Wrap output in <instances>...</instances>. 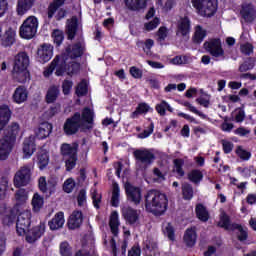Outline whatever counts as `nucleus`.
Returning a JSON list of instances; mask_svg holds the SVG:
<instances>
[{"mask_svg":"<svg viewBox=\"0 0 256 256\" xmlns=\"http://www.w3.org/2000/svg\"><path fill=\"white\" fill-rule=\"evenodd\" d=\"M174 172L178 175L179 179L185 177V170H183V165H185V160L183 158H176L173 160Z\"/></svg>","mask_w":256,"mask_h":256,"instance_id":"46","label":"nucleus"},{"mask_svg":"<svg viewBox=\"0 0 256 256\" xmlns=\"http://www.w3.org/2000/svg\"><path fill=\"white\" fill-rule=\"evenodd\" d=\"M13 183L16 189L27 187L31 183V168L29 166L21 167L14 175Z\"/></svg>","mask_w":256,"mask_h":256,"instance_id":"10","label":"nucleus"},{"mask_svg":"<svg viewBox=\"0 0 256 256\" xmlns=\"http://www.w3.org/2000/svg\"><path fill=\"white\" fill-rule=\"evenodd\" d=\"M87 93H89V86L87 85L86 80H82L80 83H78L75 94L77 97H85Z\"/></svg>","mask_w":256,"mask_h":256,"instance_id":"51","label":"nucleus"},{"mask_svg":"<svg viewBox=\"0 0 256 256\" xmlns=\"http://www.w3.org/2000/svg\"><path fill=\"white\" fill-rule=\"evenodd\" d=\"M155 129V124L153 122L150 123V125L148 126V129L144 130L143 132H141L138 137L140 139H147V137H150L153 133Z\"/></svg>","mask_w":256,"mask_h":256,"instance_id":"63","label":"nucleus"},{"mask_svg":"<svg viewBox=\"0 0 256 256\" xmlns=\"http://www.w3.org/2000/svg\"><path fill=\"white\" fill-rule=\"evenodd\" d=\"M83 225V212L81 210H74L68 220L69 229H79Z\"/></svg>","mask_w":256,"mask_h":256,"instance_id":"25","label":"nucleus"},{"mask_svg":"<svg viewBox=\"0 0 256 256\" xmlns=\"http://www.w3.org/2000/svg\"><path fill=\"white\" fill-rule=\"evenodd\" d=\"M59 93H61L59 86H50L46 93V103H55L57 101V97H59Z\"/></svg>","mask_w":256,"mask_h":256,"instance_id":"40","label":"nucleus"},{"mask_svg":"<svg viewBox=\"0 0 256 256\" xmlns=\"http://www.w3.org/2000/svg\"><path fill=\"white\" fill-rule=\"evenodd\" d=\"M19 123L13 122L7 129L4 131V136L0 139V160L5 161L11 151H13V145L17 141V135L19 133Z\"/></svg>","mask_w":256,"mask_h":256,"instance_id":"3","label":"nucleus"},{"mask_svg":"<svg viewBox=\"0 0 256 256\" xmlns=\"http://www.w3.org/2000/svg\"><path fill=\"white\" fill-rule=\"evenodd\" d=\"M63 225H65V213L61 211L56 213L54 217L48 222L50 231H57L62 229Z\"/></svg>","mask_w":256,"mask_h":256,"instance_id":"23","label":"nucleus"},{"mask_svg":"<svg viewBox=\"0 0 256 256\" xmlns=\"http://www.w3.org/2000/svg\"><path fill=\"white\" fill-rule=\"evenodd\" d=\"M63 5H65V0H54L52 3H50L47 11L48 19L54 17L55 13H57L55 16L56 21H61V19H65V17L67 16V10H65L64 8H60L63 7Z\"/></svg>","mask_w":256,"mask_h":256,"instance_id":"11","label":"nucleus"},{"mask_svg":"<svg viewBox=\"0 0 256 256\" xmlns=\"http://www.w3.org/2000/svg\"><path fill=\"white\" fill-rule=\"evenodd\" d=\"M120 193H121V189L119 188V184H117L116 182L113 183L112 197H111V206L112 207H119Z\"/></svg>","mask_w":256,"mask_h":256,"instance_id":"47","label":"nucleus"},{"mask_svg":"<svg viewBox=\"0 0 256 256\" xmlns=\"http://www.w3.org/2000/svg\"><path fill=\"white\" fill-rule=\"evenodd\" d=\"M193 186L189 183H185L182 185V197L184 201H191L193 199Z\"/></svg>","mask_w":256,"mask_h":256,"instance_id":"50","label":"nucleus"},{"mask_svg":"<svg viewBox=\"0 0 256 256\" xmlns=\"http://www.w3.org/2000/svg\"><path fill=\"white\" fill-rule=\"evenodd\" d=\"M52 37L54 39L56 47H59L61 43H63V39H65V34L63 33V31L56 29L53 31Z\"/></svg>","mask_w":256,"mask_h":256,"instance_id":"54","label":"nucleus"},{"mask_svg":"<svg viewBox=\"0 0 256 256\" xmlns=\"http://www.w3.org/2000/svg\"><path fill=\"white\" fill-rule=\"evenodd\" d=\"M236 155L242 159V161H249L251 159V152L243 149V147L238 146L236 149Z\"/></svg>","mask_w":256,"mask_h":256,"instance_id":"55","label":"nucleus"},{"mask_svg":"<svg viewBox=\"0 0 256 256\" xmlns=\"http://www.w3.org/2000/svg\"><path fill=\"white\" fill-rule=\"evenodd\" d=\"M45 222H40L39 225L34 226L32 229H29L26 231V242L33 244L36 241H39L41 239L42 235H45Z\"/></svg>","mask_w":256,"mask_h":256,"instance_id":"14","label":"nucleus"},{"mask_svg":"<svg viewBox=\"0 0 256 256\" xmlns=\"http://www.w3.org/2000/svg\"><path fill=\"white\" fill-rule=\"evenodd\" d=\"M80 124L83 127V132L91 131L95 127V111L89 107H84L80 114Z\"/></svg>","mask_w":256,"mask_h":256,"instance_id":"12","label":"nucleus"},{"mask_svg":"<svg viewBox=\"0 0 256 256\" xmlns=\"http://www.w3.org/2000/svg\"><path fill=\"white\" fill-rule=\"evenodd\" d=\"M124 187L127 201H129V203H133L134 205H141V188L133 186V184L129 182H127Z\"/></svg>","mask_w":256,"mask_h":256,"instance_id":"13","label":"nucleus"},{"mask_svg":"<svg viewBox=\"0 0 256 256\" xmlns=\"http://www.w3.org/2000/svg\"><path fill=\"white\" fill-rule=\"evenodd\" d=\"M17 33L12 28L5 31L4 35L0 38L2 47H13L15 45Z\"/></svg>","mask_w":256,"mask_h":256,"instance_id":"26","label":"nucleus"},{"mask_svg":"<svg viewBox=\"0 0 256 256\" xmlns=\"http://www.w3.org/2000/svg\"><path fill=\"white\" fill-rule=\"evenodd\" d=\"M43 205H45V199L39 195V193H34L32 198L33 211H35V213H39V211L43 209Z\"/></svg>","mask_w":256,"mask_h":256,"instance_id":"43","label":"nucleus"},{"mask_svg":"<svg viewBox=\"0 0 256 256\" xmlns=\"http://www.w3.org/2000/svg\"><path fill=\"white\" fill-rule=\"evenodd\" d=\"M133 155L136 161H140L143 165H153L156 159L155 154L147 149H137L133 152Z\"/></svg>","mask_w":256,"mask_h":256,"instance_id":"17","label":"nucleus"},{"mask_svg":"<svg viewBox=\"0 0 256 256\" xmlns=\"http://www.w3.org/2000/svg\"><path fill=\"white\" fill-rule=\"evenodd\" d=\"M183 105L184 107H187L191 113H194L195 115H198V117H201V119H207V115L197 110V108L195 106H192L190 102H184Z\"/></svg>","mask_w":256,"mask_h":256,"instance_id":"59","label":"nucleus"},{"mask_svg":"<svg viewBox=\"0 0 256 256\" xmlns=\"http://www.w3.org/2000/svg\"><path fill=\"white\" fill-rule=\"evenodd\" d=\"M39 21L35 16H29L20 26V37L22 39H33L37 35Z\"/></svg>","mask_w":256,"mask_h":256,"instance_id":"5","label":"nucleus"},{"mask_svg":"<svg viewBox=\"0 0 256 256\" xmlns=\"http://www.w3.org/2000/svg\"><path fill=\"white\" fill-rule=\"evenodd\" d=\"M29 227H31V211H23V209H20V213H18L16 219L17 235L23 237V235L27 234V231H29Z\"/></svg>","mask_w":256,"mask_h":256,"instance_id":"9","label":"nucleus"},{"mask_svg":"<svg viewBox=\"0 0 256 256\" xmlns=\"http://www.w3.org/2000/svg\"><path fill=\"white\" fill-rule=\"evenodd\" d=\"M122 215L129 225H135L139 222V213L136 209L127 207L122 211Z\"/></svg>","mask_w":256,"mask_h":256,"instance_id":"27","label":"nucleus"},{"mask_svg":"<svg viewBox=\"0 0 256 256\" xmlns=\"http://www.w3.org/2000/svg\"><path fill=\"white\" fill-rule=\"evenodd\" d=\"M79 151V144L77 142H74L72 144L69 143H63L60 147V153L64 159L70 158V157H78L77 153Z\"/></svg>","mask_w":256,"mask_h":256,"instance_id":"20","label":"nucleus"},{"mask_svg":"<svg viewBox=\"0 0 256 256\" xmlns=\"http://www.w3.org/2000/svg\"><path fill=\"white\" fill-rule=\"evenodd\" d=\"M109 226L112 235L117 237V235H119V213H117V211L111 213Z\"/></svg>","mask_w":256,"mask_h":256,"instance_id":"35","label":"nucleus"},{"mask_svg":"<svg viewBox=\"0 0 256 256\" xmlns=\"http://www.w3.org/2000/svg\"><path fill=\"white\" fill-rule=\"evenodd\" d=\"M144 207L147 213H151L155 217H161L169 207V199L166 194L152 189L144 195Z\"/></svg>","mask_w":256,"mask_h":256,"instance_id":"1","label":"nucleus"},{"mask_svg":"<svg viewBox=\"0 0 256 256\" xmlns=\"http://www.w3.org/2000/svg\"><path fill=\"white\" fill-rule=\"evenodd\" d=\"M55 69L56 77H63L65 75V54L55 56L49 67L44 70V77H51Z\"/></svg>","mask_w":256,"mask_h":256,"instance_id":"7","label":"nucleus"},{"mask_svg":"<svg viewBox=\"0 0 256 256\" xmlns=\"http://www.w3.org/2000/svg\"><path fill=\"white\" fill-rule=\"evenodd\" d=\"M11 119V109L4 105L0 107V131H3Z\"/></svg>","mask_w":256,"mask_h":256,"instance_id":"30","label":"nucleus"},{"mask_svg":"<svg viewBox=\"0 0 256 256\" xmlns=\"http://www.w3.org/2000/svg\"><path fill=\"white\" fill-rule=\"evenodd\" d=\"M195 213L199 221H202L203 223L209 221V211H207V208L203 204L199 203L196 205Z\"/></svg>","mask_w":256,"mask_h":256,"instance_id":"38","label":"nucleus"},{"mask_svg":"<svg viewBox=\"0 0 256 256\" xmlns=\"http://www.w3.org/2000/svg\"><path fill=\"white\" fill-rule=\"evenodd\" d=\"M204 49L214 59L222 58L225 60V50L221 38H211L209 41L204 42Z\"/></svg>","mask_w":256,"mask_h":256,"instance_id":"6","label":"nucleus"},{"mask_svg":"<svg viewBox=\"0 0 256 256\" xmlns=\"http://www.w3.org/2000/svg\"><path fill=\"white\" fill-rule=\"evenodd\" d=\"M191 3L203 17H213L217 13V0H191Z\"/></svg>","mask_w":256,"mask_h":256,"instance_id":"4","label":"nucleus"},{"mask_svg":"<svg viewBox=\"0 0 256 256\" xmlns=\"http://www.w3.org/2000/svg\"><path fill=\"white\" fill-rule=\"evenodd\" d=\"M159 23H161V20H159L158 17H155L152 21L145 23L144 27L146 31H153V29H157V27H159Z\"/></svg>","mask_w":256,"mask_h":256,"instance_id":"62","label":"nucleus"},{"mask_svg":"<svg viewBox=\"0 0 256 256\" xmlns=\"http://www.w3.org/2000/svg\"><path fill=\"white\" fill-rule=\"evenodd\" d=\"M255 58L253 57H248L244 63H242L239 68L238 71L240 73H246V71H251V69H253L255 67Z\"/></svg>","mask_w":256,"mask_h":256,"instance_id":"49","label":"nucleus"},{"mask_svg":"<svg viewBox=\"0 0 256 256\" xmlns=\"http://www.w3.org/2000/svg\"><path fill=\"white\" fill-rule=\"evenodd\" d=\"M79 30V20L77 16L71 18L70 23L66 28V35L69 41H73L75 39V35H77V31Z\"/></svg>","mask_w":256,"mask_h":256,"instance_id":"28","label":"nucleus"},{"mask_svg":"<svg viewBox=\"0 0 256 256\" xmlns=\"http://www.w3.org/2000/svg\"><path fill=\"white\" fill-rule=\"evenodd\" d=\"M38 159V167L41 171L49 165V153L41 152L37 156Z\"/></svg>","mask_w":256,"mask_h":256,"instance_id":"52","label":"nucleus"},{"mask_svg":"<svg viewBox=\"0 0 256 256\" xmlns=\"http://www.w3.org/2000/svg\"><path fill=\"white\" fill-rule=\"evenodd\" d=\"M81 69V64L79 62H70L67 64V55H65V73L72 77V75H77Z\"/></svg>","mask_w":256,"mask_h":256,"instance_id":"41","label":"nucleus"},{"mask_svg":"<svg viewBox=\"0 0 256 256\" xmlns=\"http://www.w3.org/2000/svg\"><path fill=\"white\" fill-rule=\"evenodd\" d=\"M52 132L53 124L49 122H42L36 131V137H38V139H47Z\"/></svg>","mask_w":256,"mask_h":256,"instance_id":"29","label":"nucleus"},{"mask_svg":"<svg viewBox=\"0 0 256 256\" xmlns=\"http://www.w3.org/2000/svg\"><path fill=\"white\" fill-rule=\"evenodd\" d=\"M29 55L27 52H19L14 58L12 79L16 83H25L31 79V73L28 70Z\"/></svg>","mask_w":256,"mask_h":256,"instance_id":"2","label":"nucleus"},{"mask_svg":"<svg viewBox=\"0 0 256 256\" xmlns=\"http://www.w3.org/2000/svg\"><path fill=\"white\" fill-rule=\"evenodd\" d=\"M187 179L190 181V183H193L194 185H199V183L203 181V172L199 169H192L187 174Z\"/></svg>","mask_w":256,"mask_h":256,"instance_id":"42","label":"nucleus"},{"mask_svg":"<svg viewBox=\"0 0 256 256\" xmlns=\"http://www.w3.org/2000/svg\"><path fill=\"white\" fill-rule=\"evenodd\" d=\"M129 72H130V75L134 79H142L143 78V70L137 68L136 66L130 67Z\"/></svg>","mask_w":256,"mask_h":256,"instance_id":"64","label":"nucleus"},{"mask_svg":"<svg viewBox=\"0 0 256 256\" xmlns=\"http://www.w3.org/2000/svg\"><path fill=\"white\" fill-rule=\"evenodd\" d=\"M19 213H21V209L19 208V204L14 205L8 214L4 215L2 218L3 224L11 227L15 221H17V217H19Z\"/></svg>","mask_w":256,"mask_h":256,"instance_id":"24","label":"nucleus"},{"mask_svg":"<svg viewBox=\"0 0 256 256\" xmlns=\"http://www.w3.org/2000/svg\"><path fill=\"white\" fill-rule=\"evenodd\" d=\"M79 157L78 156H73L70 158L65 159V167L66 171H73V168L77 166V161Z\"/></svg>","mask_w":256,"mask_h":256,"instance_id":"56","label":"nucleus"},{"mask_svg":"<svg viewBox=\"0 0 256 256\" xmlns=\"http://www.w3.org/2000/svg\"><path fill=\"white\" fill-rule=\"evenodd\" d=\"M155 109L161 117H165V115L167 114L166 111H169V113H173V107H171V105H169L168 102L165 100H162L159 104H157Z\"/></svg>","mask_w":256,"mask_h":256,"instance_id":"45","label":"nucleus"},{"mask_svg":"<svg viewBox=\"0 0 256 256\" xmlns=\"http://www.w3.org/2000/svg\"><path fill=\"white\" fill-rule=\"evenodd\" d=\"M191 33V19L189 16L181 17L177 23L176 35L178 37H187Z\"/></svg>","mask_w":256,"mask_h":256,"instance_id":"18","label":"nucleus"},{"mask_svg":"<svg viewBox=\"0 0 256 256\" xmlns=\"http://www.w3.org/2000/svg\"><path fill=\"white\" fill-rule=\"evenodd\" d=\"M27 97V88H25V86H19L14 91L13 101L14 103H18V105H20V103H25V101H27Z\"/></svg>","mask_w":256,"mask_h":256,"instance_id":"32","label":"nucleus"},{"mask_svg":"<svg viewBox=\"0 0 256 256\" xmlns=\"http://www.w3.org/2000/svg\"><path fill=\"white\" fill-rule=\"evenodd\" d=\"M53 58V46L51 44L44 43L37 50L36 59L39 63H48Z\"/></svg>","mask_w":256,"mask_h":256,"instance_id":"15","label":"nucleus"},{"mask_svg":"<svg viewBox=\"0 0 256 256\" xmlns=\"http://www.w3.org/2000/svg\"><path fill=\"white\" fill-rule=\"evenodd\" d=\"M85 42H76L72 46H68L66 48V53L72 59H79V57H83L85 55Z\"/></svg>","mask_w":256,"mask_h":256,"instance_id":"19","label":"nucleus"},{"mask_svg":"<svg viewBox=\"0 0 256 256\" xmlns=\"http://www.w3.org/2000/svg\"><path fill=\"white\" fill-rule=\"evenodd\" d=\"M79 129L83 132L81 113L75 112L71 117L66 119L63 126V131L65 135H76V133H79Z\"/></svg>","mask_w":256,"mask_h":256,"instance_id":"8","label":"nucleus"},{"mask_svg":"<svg viewBox=\"0 0 256 256\" xmlns=\"http://www.w3.org/2000/svg\"><path fill=\"white\" fill-rule=\"evenodd\" d=\"M60 254L62 256H73V252L71 251V246L69 242H62L60 244Z\"/></svg>","mask_w":256,"mask_h":256,"instance_id":"58","label":"nucleus"},{"mask_svg":"<svg viewBox=\"0 0 256 256\" xmlns=\"http://www.w3.org/2000/svg\"><path fill=\"white\" fill-rule=\"evenodd\" d=\"M124 5L128 11L139 13L147 9V0H124Z\"/></svg>","mask_w":256,"mask_h":256,"instance_id":"21","label":"nucleus"},{"mask_svg":"<svg viewBox=\"0 0 256 256\" xmlns=\"http://www.w3.org/2000/svg\"><path fill=\"white\" fill-rule=\"evenodd\" d=\"M74 189H75V180H73V178H68L67 180H65L63 184L64 193H73Z\"/></svg>","mask_w":256,"mask_h":256,"instance_id":"57","label":"nucleus"},{"mask_svg":"<svg viewBox=\"0 0 256 256\" xmlns=\"http://www.w3.org/2000/svg\"><path fill=\"white\" fill-rule=\"evenodd\" d=\"M72 89H73V81L65 79L62 82L63 95H70Z\"/></svg>","mask_w":256,"mask_h":256,"instance_id":"60","label":"nucleus"},{"mask_svg":"<svg viewBox=\"0 0 256 256\" xmlns=\"http://www.w3.org/2000/svg\"><path fill=\"white\" fill-rule=\"evenodd\" d=\"M217 225L221 229H225L226 231H231V226L233 225V223H231V218L229 217V215H227V213H223L220 216V222H218Z\"/></svg>","mask_w":256,"mask_h":256,"instance_id":"48","label":"nucleus"},{"mask_svg":"<svg viewBox=\"0 0 256 256\" xmlns=\"http://www.w3.org/2000/svg\"><path fill=\"white\" fill-rule=\"evenodd\" d=\"M35 151H37V144H35V136L31 135L24 139L23 153L26 159H29Z\"/></svg>","mask_w":256,"mask_h":256,"instance_id":"22","label":"nucleus"},{"mask_svg":"<svg viewBox=\"0 0 256 256\" xmlns=\"http://www.w3.org/2000/svg\"><path fill=\"white\" fill-rule=\"evenodd\" d=\"M91 199L95 209H101V201L103 199V196L97 193V189H94L91 192Z\"/></svg>","mask_w":256,"mask_h":256,"instance_id":"53","label":"nucleus"},{"mask_svg":"<svg viewBox=\"0 0 256 256\" xmlns=\"http://www.w3.org/2000/svg\"><path fill=\"white\" fill-rule=\"evenodd\" d=\"M205 37H207V30L203 29V26L197 25L192 36V43L201 45L202 41H205Z\"/></svg>","mask_w":256,"mask_h":256,"instance_id":"31","label":"nucleus"},{"mask_svg":"<svg viewBox=\"0 0 256 256\" xmlns=\"http://www.w3.org/2000/svg\"><path fill=\"white\" fill-rule=\"evenodd\" d=\"M183 239L187 247H195V243H197V232L195 228L186 229Z\"/></svg>","mask_w":256,"mask_h":256,"instance_id":"33","label":"nucleus"},{"mask_svg":"<svg viewBox=\"0 0 256 256\" xmlns=\"http://www.w3.org/2000/svg\"><path fill=\"white\" fill-rule=\"evenodd\" d=\"M151 111V106L145 102H141L136 107L135 111L131 113L130 117L131 119H137L139 115H145Z\"/></svg>","mask_w":256,"mask_h":256,"instance_id":"39","label":"nucleus"},{"mask_svg":"<svg viewBox=\"0 0 256 256\" xmlns=\"http://www.w3.org/2000/svg\"><path fill=\"white\" fill-rule=\"evenodd\" d=\"M240 15L246 23H253L256 19V9L253 3L244 2L241 4Z\"/></svg>","mask_w":256,"mask_h":256,"instance_id":"16","label":"nucleus"},{"mask_svg":"<svg viewBox=\"0 0 256 256\" xmlns=\"http://www.w3.org/2000/svg\"><path fill=\"white\" fill-rule=\"evenodd\" d=\"M137 47H142L144 53L146 55H151V49H153V46L155 45V41L151 38L146 39L145 41L139 40L136 42Z\"/></svg>","mask_w":256,"mask_h":256,"instance_id":"44","label":"nucleus"},{"mask_svg":"<svg viewBox=\"0 0 256 256\" xmlns=\"http://www.w3.org/2000/svg\"><path fill=\"white\" fill-rule=\"evenodd\" d=\"M231 231H239L237 239L240 241V243H243L249 239V232L247 231V228H243V225L241 224L232 223Z\"/></svg>","mask_w":256,"mask_h":256,"instance_id":"34","label":"nucleus"},{"mask_svg":"<svg viewBox=\"0 0 256 256\" xmlns=\"http://www.w3.org/2000/svg\"><path fill=\"white\" fill-rule=\"evenodd\" d=\"M27 199H29V195L27 193V190H25V188H19L15 192V200H16L15 205H19V209H23V205H25Z\"/></svg>","mask_w":256,"mask_h":256,"instance_id":"36","label":"nucleus"},{"mask_svg":"<svg viewBox=\"0 0 256 256\" xmlns=\"http://www.w3.org/2000/svg\"><path fill=\"white\" fill-rule=\"evenodd\" d=\"M87 201V190L81 189L77 196L78 207H83Z\"/></svg>","mask_w":256,"mask_h":256,"instance_id":"61","label":"nucleus"},{"mask_svg":"<svg viewBox=\"0 0 256 256\" xmlns=\"http://www.w3.org/2000/svg\"><path fill=\"white\" fill-rule=\"evenodd\" d=\"M34 4H35V0H18V4H17L18 15H25V13H27V11H29Z\"/></svg>","mask_w":256,"mask_h":256,"instance_id":"37","label":"nucleus"}]
</instances>
